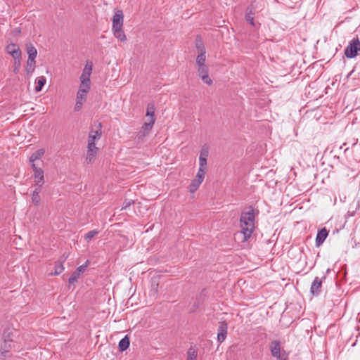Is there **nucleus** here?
<instances>
[{"instance_id":"10","label":"nucleus","mask_w":360,"mask_h":360,"mask_svg":"<svg viewBox=\"0 0 360 360\" xmlns=\"http://www.w3.org/2000/svg\"><path fill=\"white\" fill-rule=\"evenodd\" d=\"M155 121V118L148 120V122H145L141 128V130L139 132V137H143L148 134L150 130L152 129Z\"/></svg>"},{"instance_id":"30","label":"nucleus","mask_w":360,"mask_h":360,"mask_svg":"<svg viewBox=\"0 0 360 360\" xmlns=\"http://www.w3.org/2000/svg\"><path fill=\"white\" fill-rule=\"evenodd\" d=\"M98 233V231L96 230H92L86 233L84 236V238L86 241L91 240Z\"/></svg>"},{"instance_id":"12","label":"nucleus","mask_w":360,"mask_h":360,"mask_svg":"<svg viewBox=\"0 0 360 360\" xmlns=\"http://www.w3.org/2000/svg\"><path fill=\"white\" fill-rule=\"evenodd\" d=\"M34 179L37 186H42L44 183V176L43 169H36L34 172Z\"/></svg>"},{"instance_id":"39","label":"nucleus","mask_w":360,"mask_h":360,"mask_svg":"<svg viewBox=\"0 0 360 360\" xmlns=\"http://www.w3.org/2000/svg\"><path fill=\"white\" fill-rule=\"evenodd\" d=\"M83 103H84L83 101L76 100V103H75V105L74 108L75 111L80 110L82 108Z\"/></svg>"},{"instance_id":"15","label":"nucleus","mask_w":360,"mask_h":360,"mask_svg":"<svg viewBox=\"0 0 360 360\" xmlns=\"http://www.w3.org/2000/svg\"><path fill=\"white\" fill-rule=\"evenodd\" d=\"M27 53L28 58L35 59L37 55V51L32 44L29 43L26 44Z\"/></svg>"},{"instance_id":"3","label":"nucleus","mask_w":360,"mask_h":360,"mask_svg":"<svg viewBox=\"0 0 360 360\" xmlns=\"http://www.w3.org/2000/svg\"><path fill=\"white\" fill-rule=\"evenodd\" d=\"M89 264V261L87 260L85 264L79 266L77 269L72 273V274L69 278V283L73 284L77 281L79 276L86 270Z\"/></svg>"},{"instance_id":"11","label":"nucleus","mask_w":360,"mask_h":360,"mask_svg":"<svg viewBox=\"0 0 360 360\" xmlns=\"http://www.w3.org/2000/svg\"><path fill=\"white\" fill-rule=\"evenodd\" d=\"M328 235V231L326 228H323L319 231L316 238V245L317 247L320 246L324 242Z\"/></svg>"},{"instance_id":"43","label":"nucleus","mask_w":360,"mask_h":360,"mask_svg":"<svg viewBox=\"0 0 360 360\" xmlns=\"http://www.w3.org/2000/svg\"><path fill=\"white\" fill-rule=\"evenodd\" d=\"M288 355L285 352V351H283V356H281V359H278V360H288Z\"/></svg>"},{"instance_id":"35","label":"nucleus","mask_w":360,"mask_h":360,"mask_svg":"<svg viewBox=\"0 0 360 360\" xmlns=\"http://www.w3.org/2000/svg\"><path fill=\"white\" fill-rule=\"evenodd\" d=\"M20 68V58L14 59L13 72L18 73Z\"/></svg>"},{"instance_id":"41","label":"nucleus","mask_w":360,"mask_h":360,"mask_svg":"<svg viewBox=\"0 0 360 360\" xmlns=\"http://www.w3.org/2000/svg\"><path fill=\"white\" fill-rule=\"evenodd\" d=\"M272 356L275 358L277 359V360L278 359H281V356H283V352L280 351L278 352H276V353H274V354H271Z\"/></svg>"},{"instance_id":"17","label":"nucleus","mask_w":360,"mask_h":360,"mask_svg":"<svg viewBox=\"0 0 360 360\" xmlns=\"http://www.w3.org/2000/svg\"><path fill=\"white\" fill-rule=\"evenodd\" d=\"M45 153V150L43 148L39 149L32 154L30 158V162H34L37 160H39Z\"/></svg>"},{"instance_id":"28","label":"nucleus","mask_w":360,"mask_h":360,"mask_svg":"<svg viewBox=\"0 0 360 360\" xmlns=\"http://www.w3.org/2000/svg\"><path fill=\"white\" fill-rule=\"evenodd\" d=\"M206 172H207V169L199 168L198 172L197 175H196L195 180H197L198 181H199L200 182H202L203 179L205 178V175L206 174Z\"/></svg>"},{"instance_id":"32","label":"nucleus","mask_w":360,"mask_h":360,"mask_svg":"<svg viewBox=\"0 0 360 360\" xmlns=\"http://www.w3.org/2000/svg\"><path fill=\"white\" fill-rule=\"evenodd\" d=\"M32 201L36 205H38L39 204L41 201V198L40 195L37 194V192H33L32 195Z\"/></svg>"},{"instance_id":"36","label":"nucleus","mask_w":360,"mask_h":360,"mask_svg":"<svg viewBox=\"0 0 360 360\" xmlns=\"http://www.w3.org/2000/svg\"><path fill=\"white\" fill-rule=\"evenodd\" d=\"M209 154V150L207 147L203 146L200 150V154L199 158H205L207 159Z\"/></svg>"},{"instance_id":"19","label":"nucleus","mask_w":360,"mask_h":360,"mask_svg":"<svg viewBox=\"0 0 360 360\" xmlns=\"http://www.w3.org/2000/svg\"><path fill=\"white\" fill-rule=\"evenodd\" d=\"M46 79L45 77L41 76V77H37L36 79L37 85L35 86V91H37V92L40 91L42 89L44 84H46Z\"/></svg>"},{"instance_id":"13","label":"nucleus","mask_w":360,"mask_h":360,"mask_svg":"<svg viewBox=\"0 0 360 360\" xmlns=\"http://www.w3.org/2000/svg\"><path fill=\"white\" fill-rule=\"evenodd\" d=\"M255 8L252 6H248L246 10L245 18L251 25L254 26Z\"/></svg>"},{"instance_id":"25","label":"nucleus","mask_w":360,"mask_h":360,"mask_svg":"<svg viewBox=\"0 0 360 360\" xmlns=\"http://www.w3.org/2000/svg\"><path fill=\"white\" fill-rule=\"evenodd\" d=\"M88 92L89 91H86V90H84L83 89H79L77 94L76 100H79V101L84 102L86 99Z\"/></svg>"},{"instance_id":"44","label":"nucleus","mask_w":360,"mask_h":360,"mask_svg":"<svg viewBox=\"0 0 360 360\" xmlns=\"http://www.w3.org/2000/svg\"><path fill=\"white\" fill-rule=\"evenodd\" d=\"M4 335L6 337L7 342H12L13 341V340L11 338H10V333L4 332V334H3V337Z\"/></svg>"},{"instance_id":"23","label":"nucleus","mask_w":360,"mask_h":360,"mask_svg":"<svg viewBox=\"0 0 360 360\" xmlns=\"http://www.w3.org/2000/svg\"><path fill=\"white\" fill-rule=\"evenodd\" d=\"M98 151L87 150L86 161L87 163H92L96 159Z\"/></svg>"},{"instance_id":"6","label":"nucleus","mask_w":360,"mask_h":360,"mask_svg":"<svg viewBox=\"0 0 360 360\" xmlns=\"http://www.w3.org/2000/svg\"><path fill=\"white\" fill-rule=\"evenodd\" d=\"M8 53L12 56L14 59L21 58V51L15 44H10L6 48Z\"/></svg>"},{"instance_id":"4","label":"nucleus","mask_w":360,"mask_h":360,"mask_svg":"<svg viewBox=\"0 0 360 360\" xmlns=\"http://www.w3.org/2000/svg\"><path fill=\"white\" fill-rule=\"evenodd\" d=\"M198 76L201 78L204 83L211 85L212 80L209 77L208 68L207 65L198 66Z\"/></svg>"},{"instance_id":"7","label":"nucleus","mask_w":360,"mask_h":360,"mask_svg":"<svg viewBox=\"0 0 360 360\" xmlns=\"http://www.w3.org/2000/svg\"><path fill=\"white\" fill-rule=\"evenodd\" d=\"M102 124L101 122L98 123V125L96 127V129L94 130L91 129L89 132L88 141L95 142L96 140H98L101 139L102 135Z\"/></svg>"},{"instance_id":"33","label":"nucleus","mask_w":360,"mask_h":360,"mask_svg":"<svg viewBox=\"0 0 360 360\" xmlns=\"http://www.w3.org/2000/svg\"><path fill=\"white\" fill-rule=\"evenodd\" d=\"M80 82H81V84H80L79 89H83L86 90V91H89L90 89L91 82L90 81H84V80H80Z\"/></svg>"},{"instance_id":"26","label":"nucleus","mask_w":360,"mask_h":360,"mask_svg":"<svg viewBox=\"0 0 360 360\" xmlns=\"http://www.w3.org/2000/svg\"><path fill=\"white\" fill-rule=\"evenodd\" d=\"M206 53H200L196 58V63L198 66H202L206 65H205V60H206Z\"/></svg>"},{"instance_id":"37","label":"nucleus","mask_w":360,"mask_h":360,"mask_svg":"<svg viewBox=\"0 0 360 360\" xmlns=\"http://www.w3.org/2000/svg\"><path fill=\"white\" fill-rule=\"evenodd\" d=\"M200 167L207 169V159L205 158H199Z\"/></svg>"},{"instance_id":"2","label":"nucleus","mask_w":360,"mask_h":360,"mask_svg":"<svg viewBox=\"0 0 360 360\" xmlns=\"http://www.w3.org/2000/svg\"><path fill=\"white\" fill-rule=\"evenodd\" d=\"M359 51H360V41L358 38H354L345 49V54L347 58H352L357 55Z\"/></svg>"},{"instance_id":"38","label":"nucleus","mask_w":360,"mask_h":360,"mask_svg":"<svg viewBox=\"0 0 360 360\" xmlns=\"http://www.w3.org/2000/svg\"><path fill=\"white\" fill-rule=\"evenodd\" d=\"M88 150H98V148L96 146L95 142L88 141V146H87Z\"/></svg>"},{"instance_id":"21","label":"nucleus","mask_w":360,"mask_h":360,"mask_svg":"<svg viewBox=\"0 0 360 360\" xmlns=\"http://www.w3.org/2000/svg\"><path fill=\"white\" fill-rule=\"evenodd\" d=\"M198 351L193 347H191L187 352L186 360H197Z\"/></svg>"},{"instance_id":"40","label":"nucleus","mask_w":360,"mask_h":360,"mask_svg":"<svg viewBox=\"0 0 360 360\" xmlns=\"http://www.w3.org/2000/svg\"><path fill=\"white\" fill-rule=\"evenodd\" d=\"M133 203H134V200H125L123 202L122 209H127Z\"/></svg>"},{"instance_id":"31","label":"nucleus","mask_w":360,"mask_h":360,"mask_svg":"<svg viewBox=\"0 0 360 360\" xmlns=\"http://www.w3.org/2000/svg\"><path fill=\"white\" fill-rule=\"evenodd\" d=\"M3 340L4 342L1 347L2 348L3 350L9 352V350L11 349V345L10 344L11 342H7V339L5 335L3 337Z\"/></svg>"},{"instance_id":"27","label":"nucleus","mask_w":360,"mask_h":360,"mask_svg":"<svg viewBox=\"0 0 360 360\" xmlns=\"http://www.w3.org/2000/svg\"><path fill=\"white\" fill-rule=\"evenodd\" d=\"M63 262H64V260L56 262L55 271H54V274L55 275H59L64 270V267H63Z\"/></svg>"},{"instance_id":"42","label":"nucleus","mask_w":360,"mask_h":360,"mask_svg":"<svg viewBox=\"0 0 360 360\" xmlns=\"http://www.w3.org/2000/svg\"><path fill=\"white\" fill-rule=\"evenodd\" d=\"M8 352V351L3 350L2 348L1 347V349H0V358L6 357Z\"/></svg>"},{"instance_id":"8","label":"nucleus","mask_w":360,"mask_h":360,"mask_svg":"<svg viewBox=\"0 0 360 360\" xmlns=\"http://www.w3.org/2000/svg\"><path fill=\"white\" fill-rule=\"evenodd\" d=\"M123 25V13L122 11L115 12L112 18V29L122 28Z\"/></svg>"},{"instance_id":"46","label":"nucleus","mask_w":360,"mask_h":360,"mask_svg":"<svg viewBox=\"0 0 360 360\" xmlns=\"http://www.w3.org/2000/svg\"><path fill=\"white\" fill-rule=\"evenodd\" d=\"M41 186H37V187L34 189L33 192H37V194L39 195V193L41 192Z\"/></svg>"},{"instance_id":"16","label":"nucleus","mask_w":360,"mask_h":360,"mask_svg":"<svg viewBox=\"0 0 360 360\" xmlns=\"http://www.w3.org/2000/svg\"><path fill=\"white\" fill-rule=\"evenodd\" d=\"M113 34L116 38L120 39L122 41H124L127 40L126 35L122 30V28H115L112 29Z\"/></svg>"},{"instance_id":"29","label":"nucleus","mask_w":360,"mask_h":360,"mask_svg":"<svg viewBox=\"0 0 360 360\" xmlns=\"http://www.w3.org/2000/svg\"><path fill=\"white\" fill-rule=\"evenodd\" d=\"M202 182L198 181L197 180L194 179L192 181V182L190 184L189 189L191 193H194L197 191V189L199 188L200 185Z\"/></svg>"},{"instance_id":"5","label":"nucleus","mask_w":360,"mask_h":360,"mask_svg":"<svg viewBox=\"0 0 360 360\" xmlns=\"http://www.w3.org/2000/svg\"><path fill=\"white\" fill-rule=\"evenodd\" d=\"M228 325L225 321L219 323L217 341L220 343L223 342L227 335Z\"/></svg>"},{"instance_id":"1","label":"nucleus","mask_w":360,"mask_h":360,"mask_svg":"<svg viewBox=\"0 0 360 360\" xmlns=\"http://www.w3.org/2000/svg\"><path fill=\"white\" fill-rule=\"evenodd\" d=\"M255 217L254 210L251 207L248 211L241 213L240 217L241 230L234 234L236 241L245 243L252 236L255 230Z\"/></svg>"},{"instance_id":"24","label":"nucleus","mask_w":360,"mask_h":360,"mask_svg":"<svg viewBox=\"0 0 360 360\" xmlns=\"http://www.w3.org/2000/svg\"><path fill=\"white\" fill-rule=\"evenodd\" d=\"M146 116L148 117V120H152L155 117V105L153 103H149L147 106Z\"/></svg>"},{"instance_id":"22","label":"nucleus","mask_w":360,"mask_h":360,"mask_svg":"<svg viewBox=\"0 0 360 360\" xmlns=\"http://www.w3.org/2000/svg\"><path fill=\"white\" fill-rule=\"evenodd\" d=\"M35 68V59L28 58L27 61L26 72L27 73L32 74Z\"/></svg>"},{"instance_id":"9","label":"nucleus","mask_w":360,"mask_h":360,"mask_svg":"<svg viewBox=\"0 0 360 360\" xmlns=\"http://www.w3.org/2000/svg\"><path fill=\"white\" fill-rule=\"evenodd\" d=\"M322 286V280L319 277H316L311 285L310 292L313 295H319L321 292Z\"/></svg>"},{"instance_id":"18","label":"nucleus","mask_w":360,"mask_h":360,"mask_svg":"<svg viewBox=\"0 0 360 360\" xmlns=\"http://www.w3.org/2000/svg\"><path fill=\"white\" fill-rule=\"evenodd\" d=\"M129 338L126 335L119 342V349L121 352L125 351L129 346Z\"/></svg>"},{"instance_id":"20","label":"nucleus","mask_w":360,"mask_h":360,"mask_svg":"<svg viewBox=\"0 0 360 360\" xmlns=\"http://www.w3.org/2000/svg\"><path fill=\"white\" fill-rule=\"evenodd\" d=\"M270 350L271 354L281 351V342L278 340H273L270 344Z\"/></svg>"},{"instance_id":"14","label":"nucleus","mask_w":360,"mask_h":360,"mask_svg":"<svg viewBox=\"0 0 360 360\" xmlns=\"http://www.w3.org/2000/svg\"><path fill=\"white\" fill-rule=\"evenodd\" d=\"M91 72L92 65L91 64L89 65V63H86L83 70L82 74L80 76V80L90 81V75L91 74Z\"/></svg>"},{"instance_id":"45","label":"nucleus","mask_w":360,"mask_h":360,"mask_svg":"<svg viewBox=\"0 0 360 360\" xmlns=\"http://www.w3.org/2000/svg\"><path fill=\"white\" fill-rule=\"evenodd\" d=\"M32 168L34 172H36V169H41V168L37 167L34 162H32Z\"/></svg>"},{"instance_id":"34","label":"nucleus","mask_w":360,"mask_h":360,"mask_svg":"<svg viewBox=\"0 0 360 360\" xmlns=\"http://www.w3.org/2000/svg\"><path fill=\"white\" fill-rule=\"evenodd\" d=\"M196 48L198 50V51L200 53H206L205 48L202 44V42L200 40H196Z\"/></svg>"}]
</instances>
